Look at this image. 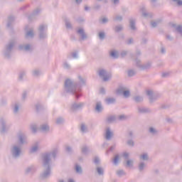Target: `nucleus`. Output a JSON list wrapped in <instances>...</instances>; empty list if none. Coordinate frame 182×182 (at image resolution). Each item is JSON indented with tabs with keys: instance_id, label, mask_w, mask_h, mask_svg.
I'll return each mask as SVG.
<instances>
[{
	"instance_id": "nucleus-42",
	"label": "nucleus",
	"mask_w": 182,
	"mask_h": 182,
	"mask_svg": "<svg viewBox=\"0 0 182 182\" xmlns=\"http://www.w3.org/2000/svg\"><path fill=\"white\" fill-rule=\"evenodd\" d=\"M57 124H63L65 123V119L63 117H58L56 119Z\"/></svg>"
},
{
	"instance_id": "nucleus-40",
	"label": "nucleus",
	"mask_w": 182,
	"mask_h": 182,
	"mask_svg": "<svg viewBox=\"0 0 182 182\" xmlns=\"http://www.w3.org/2000/svg\"><path fill=\"white\" fill-rule=\"evenodd\" d=\"M110 56H112V58H113L114 59H117V58H119V53H117V51H112L110 53Z\"/></svg>"
},
{
	"instance_id": "nucleus-44",
	"label": "nucleus",
	"mask_w": 182,
	"mask_h": 182,
	"mask_svg": "<svg viewBox=\"0 0 182 182\" xmlns=\"http://www.w3.org/2000/svg\"><path fill=\"white\" fill-rule=\"evenodd\" d=\"M141 160H144V161H147L149 160V155L147 154H144L140 156Z\"/></svg>"
},
{
	"instance_id": "nucleus-3",
	"label": "nucleus",
	"mask_w": 182,
	"mask_h": 182,
	"mask_svg": "<svg viewBox=\"0 0 182 182\" xmlns=\"http://www.w3.org/2000/svg\"><path fill=\"white\" fill-rule=\"evenodd\" d=\"M15 40H11L6 44L3 50V55L5 59H11V58H12V50H14V48H15Z\"/></svg>"
},
{
	"instance_id": "nucleus-46",
	"label": "nucleus",
	"mask_w": 182,
	"mask_h": 182,
	"mask_svg": "<svg viewBox=\"0 0 182 182\" xmlns=\"http://www.w3.org/2000/svg\"><path fill=\"white\" fill-rule=\"evenodd\" d=\"M115 32H120L121 31H123V26L118 25L114 27Z\"/></svg>"
},
{
	"instance_id": "nucleus-25",
	"label": "nucleus",
	"mask_w": 182,
	"mask_h": 182,
	"mask_svg": "<svg viewBox=\"0 0 182 182\" xmlns=\"http://www.w3.org/2000/svg\"><path fill=\"white\" fill-rule=\"evenodd\" d=\"M105 100L107 105H113L116 103V99L114 97H107Z\"/></svg>"
},
{
	"instance_id": "nucleus-41",
	"label": "nucleus",
	"mask_w": 182,
	"mask_h": 182,
	"mask_svg": "<svg viewBox=\"0 0 182 182\" xmlns=\"http://www.w3.org/2000/svg\"><path fill=\"white\" fill-rule=\"evenodd\" d=\"M161 22V20H157L155 21H151V26H152V28H156L157 26V25H159V23H160Z\"/></svg>"
},
{
	"instance_id": "nucleus-48",
	"label": "nucleus",
	"mask_w": 182,
	"mask_h": 182,
	"mask_svg": "<svg viewBox=\"0 0 182 182\" xmlns=\"http://www.w3.org/2000/svg\"><path fill=\"white\" fill-rule=\"evenodd\" d=\"M134 75H136V71L134 70H128V76L132 77V76H134Z\"/></svg>"
},
{
	"instance_id": "nucleus-36",
	"label": "nucleus",
	"mask_w": 182,
	"mask_h": 182,
	"mask_svg": "<svg viewBox=\"0 0 182 182\" xmlns=\"http://www.w3.org/2000/svg\"><path fill=\"white\" fill-rule=\"evenodd\" d=\"M97 173L99 176H103L105 174V170L102 167H97Z\"/></svg>"
},
{
	"instance_id": "nucleus-18",
	"label": "nucleus",
	"mask_w": 182,
	"mask_h": 182,
	"mask_svg": "<svg viewBox=\"0 0 182 182\" xmlns=\"http://www.w3.org/2000/svg\"><path fill=\"white\" fill-rule=\"evenodd\" d=\"M31 73L33 77H39L40 76H42V75H43V72L39 68H36L33 70Z\"/></svg>"
},
{
	"instance_id": "nucleus-47",
	"label": "nucleus",
	"mask_w": 182,
	"mask_h": 182,
	"mask_svg": "<svg viewBox=\"0 0 182 182\" xmlns=\"http://www.w3.org/2000/svg\"><path fill=\"white\" fill-rule=\"evenodd\" d=\"M127 137L128 139H133V137H134V134L133 133V131H128Z\"/></svg>"
},
{
	"instance_id": "nucleus-33",
	"label": "nucleus",
	"mask_w": 182,
	"mask_h": 182,
	"mask_svg": "<svg viewBox=\"0 0 182 182\" xmlns=\"http://www.w3.org/2000/svg\"><path fill=\"white\" fill-rule=\"evenodd\" d=\"M38 132H41V133H43L46 132V124H41L38 128Z\"/></svg>"
},
{
	"instance_id": "nucleus-20",
	"label": "nucleus",
	"mask_w": 182,
	"mask_h": 182,
	"mask_svg": "<svg viewBox=\"0 0 182 182\" xmlns=\"http://www.w3.org/2000/svg\"><path fill=\"white\" fill-rule=\"evenodd\" d=\"M112 137H113V132H112L110 128H107L105 132L106 140H112Z\"/></svg>"
},
{
	"instance_id": "nucleus-32",
	"label": "nucleus",
	"mask_w": 182,
	"mask_h": 182,
	"mask_svg": "<svg viewBox=\"0 0 182 182\" xmlns=\"http://www.w3.org/2000/svg\"><path fill=\"white\" fill-rule=\"evenodd\" d=\"M119 160H120V156H119V154L115 155L112 161L113 164H114V166H117L119 164Z\"/></svg>"
},
{
	"instance_id": "nucleus-21",
	"label": "nucleus",
	"mask_w": 182,
	"mask_h": 182,
	"mask_svg": "<svg viewBox=\"0 0 182 182\" xmlns=\"http://www.w3.org/2000/svg\"><path fill=\"white\" fill-rule=\"evenodd\" d=\"M81 153L85 156H87V154L90 153V149L87 145H82L81 146Z\"/></svg>"
},
{
	"instance_id": "nucleus-26",
	"label": "nucleus",
	"mask_w": 182,
	"mask_h": 182,
	"mask_svg": "<svg viewBox=\"0 0 182 182\" xmlns=\"http://www.w3.org/2000/svg\"><path fill=\"white\" fill-rule=\"evenodd\" d=\"M30 129L33 134H36V133H38V126L36 124H31L30 125Z\"/></svg>"
},
{
	"instance_id": "nucleus-2",
	"label": "nucleus",
	"mask_w": 182,
	"mask_h": 182,
	"mask_svg": "<svg viewBox=\"0 0 182 182\" xmlns=\"http://www.w3.org/2000/svg\"><path fill=\"white\" fill-rule=\"evenodd\" d=\"M59 153L58 148L54 149L51 152L46 154V178L50 177L52 174V161H55L56 156Z\"/></svg>"
},
{
	"instance_id": "nucleus-1",
	"label": "nucleus",
	"mask_w": 182,
	"mask_h": 182,
	"mask_svg": "<svg viewBox=\"0 0 182 182\" xmlns=\"http://www.w3.org/2000/svg\"><path fill=\"white\" fill-rule=\"evenodd\" d=\"M78 79L80 80V85L77 82H73V81H72L70 79L65 80L64 83L65 92H66V93L73 95L75 96L76 99H78L80 96H82V94H80V87L86 85V79L82 77L80 75L78 76Z\"/></svg>"
},
{
	"instance_id": "nucleus-45",
	"label": "nucleus",
	"mask_w": 182,
	"mask_h": 182,
	"mask_svg": "<svg viewBox=\"0 0 182 182\" xmlns=\"http://www.w3.org/2000/svg\"><path fill=\"white\" fill-rule=\"evenodd\" d=\"M65 26L67 29H72V23L68 19H65Z\"/></svg>"
},
{
	"instance_id": "nucleus-37",
	"label": "nucleus",
	"mask_w": 182,
	"mask_h": 182,
	"mask_svg": "<svg viewBox=\"0 0 182 182\" xmlns=\"http://www.w3.org/2000/svg\"><path fill=\"white\" fill-rule=\"evenodd\" d=\"M14 114H18V113H19V104L16 103L14 105Z\"/></svg>"
},
{
	"instance_id": "nucleus-8",
	"label": "nucleus",
	"mask_w": 182,
	"mask_h": 182,
	"mask_svg": "<svg viewBox=\"0 0 182 182\" xmlns=\"http://www.w3.org/2000/svg\"><path fill=\"white\" fill-rule=\"evenodd\" d=\"M146 95L149 99L150 103H154V102H156V100H157L159 97H160V95L154 94L152 90H147Z\"/></svg>"
},
{
	"instance_id": "nucleus-34",
	"label": "nucleus",
	"mask_w": 182,
	"mask_h": 182,
	"mask_svg": "<svg viewBox=\"0 0 182 182\" xmlns=\"http://www.w3.org/2000/svg\"><path fill=\"white\" fill-rule=\"evenodd\" d=\"M116 174L118 176V177H123V176H126L127 173L123 171V169H121L117 171Z\"/></svg>"
},
{
	"instance_id": "nucleus-57",
	"label": "nucleus",
	"mask_w": 182,
	"mask_h": 182,
	"mask_svg": "<svg viewBox=\"0 0 182 182\" xmlns=\"http://www.w3.org/2000/svg\"><path fill=\"white\" fill-rule=\"evenodd\" d=\"M63 68H64V69L69 70V69H70V65H69V63H68V62H65L63 63Z\"/></svg>"
},
{
	"instance_id": "nucleus-64",
	"label": "nucleus",
	"mask_w": 182,
	"mask_h": 182,
	"mask_svg": "<svg viewBox=\"0 0 182 182\" xmlns=\"http://www.w3.org/2000/svg\"><path fill=\"white\" fill-rule=\"evenodd\" d=\"M126 55H127V51H122L120 53V55H121L122 58H124V56H126Z\"/></svg>"
},
{
	"instance_id": "nucleus-14",
	"label": "nucleus",
	"mask_w": 182,
	"mask_h": 182,
	"mask_svg": "<svg viewBox=\"0 0 182 182\" xmlns=\"http://www.w3.org/2000/svg\"><path fill=\"white\" fill-rule=\"evenodd\" d=\"M85 106V103L83 102H80V103H76L74 102L70 107V110L71 112H76L77 110H80V109H82V107H83Z\"/></svg>"
},
{
	"instance_id": "nucleus-15",
	"label": "nucleus",
	"mask_w": 182,
	"mask_h": 182,
	"mask_svg": "<svg viewBox=\"0 0 182 182\" xmlns=\"http://www.w3.org/2000/svg\"><path fill=\"white\" fill-rule=\"evenodd\" d=\"M34 107H35L36 112L37 113V114L42 113V112L45 110V106L41 102H38L37 103H36Z\"/></svg>"
},
{
	"instance_id": "nucleus-53",
	"label": "nucleus",
	"mask_w": 182,
	"mask_h": 182,
	"mask_svg": "<svg viewBox=\"0 0 182 182\" xmlns=\"http://www.w3.org/2000/svg\"><path fill=\"white\" fill-rule=\"evenodd\" d=\"M149 133H151V134H157V130H156V129H154L153 127H150Z\"/></svg>"
},
{
	"instance_id": "nucleus-22",
	"label": "nucleus",
	"mask_w": 182,
	"mask_h": 182,
	"mask_svg": "<svg viewBox=\"0 0 182 182\" xmlns=\"http://www.w3.org/2000/svg\"><path fill=\"white\" fill-rule=\"evenodd\" d=\"M26 76V70H22L18 73V80L19 82H23V77Z\"/></svg>"
},
{
	"instance_id": "nucleus-49",
	"label": "nucleus",
	"mask_w": 182,
	"mask_h": 182,
	"mask_svg": "<svg viewBox=\"0 0 182 182\" xmlns=\"http://www.w3.org/2000/svg\"><path fill=\"white\" fill-rule=\"evenodd\" d=\"M126 165H127V167H133V160L132 159L127 160Z\"/></svg>"
},
{
	"instance_id": "nucleus-39",
	"label": "nucleus",
	"mask_w": 182,
	"mask_h": 182,
	"mask_svg": "<svg viewBox=\"0 0 182 182\" xmlns=\"http://www.w3.org/2000/svg\"><path fill=\"white\" fill-rule=\"evenodd\" d=\"M75 171L78 174H82V173H83V171L82 170V167L79 165H75Z\"/></svg>"
},
{
	"instance_id": "nucleus-61",
	"label": "nucleus",
	"mask_w": 182,
	"mask_h": 182,
	"mask_svg": "<svg viewBox=\"0 0 182 182\" xmlns=\"http://www.w3.org/2000/svg\"><path fill=\"white\" fill-rule=\"evenodd\" d=\"M173 2H176L178 6H182V1L181 0H172Z\"/></svg>"
},
{
	"instance_id": "nucleus-11",
	"label": "nucleus",
	"mask_w": 182,
	"mask_h": 182,
	"mask_svg": "<svg viewBox=\"0 0 182 182\" xmlns=\"http://www.w3.org/2000/svg\"><path fill=\"white\" fill-rule=\"evenodd\" d=\"M0 124H1V133L4 134L9 130V126L6 125V120L4 118L0 119Z\"/></svg>"
},
{
	"instance_id": "nucleus-10",
	"label": "nucleus",
	"mask_w": 182,
	"mask_h": 182,
	"mask_svg": "<svg viewBox=\"0 0 182 182\" xmlns=\"http://www.w3.org/2000/svg\"><path fill=\"white\" fill-rule=\"evenodd\" d=\"M42 12V10L39 8H37L34 9L30 15H28V21L30 22H32V21L36 20V16H38V15Z\"/></svg>"
},
{
	"instance_id": "nucleus-7",
	"label": "nucleus",
	"mask_w": 182,
	"mask_h": 182,
	"mask_svg": "<svg viewBox=\"0 0 182 182\" xmlns=\"http://www.w3.org/2000/svg\"><path fill=\"white\" fill-rule=\"evenodd\" d=\"M18 146L22 147L24 144H28V136L23 132H20L17 135Z\"/></svg>"
},
{
	"instance_id": "nucleus-24",
	"label": "nucleus",
	"mask_w": 182,
	"mask_h": 182,
	"mask_svg": "<svg viewBox=\"0 0 182 182\" xmlns=\"http://www.w3.org/2000/svg\"><path fill=\"white\" fill-rule=\"evenodd\" d=\"M138 112L139 113H150L151 110L147 107H138Z\"/></svg>"
},
{
	"instance_id": "nucleus-28",
	"label": "nucleus",
	"mask_w": 182,
	"mask_h": 182,
	"mask_svg": "<svg viewBox=\"0 0 182 182\" xmlns=\"http://www.w3.org/2000/svg\"><path fill=\"white\" fill-rule=\"evenodd\" d=\"M116 120H117V117L114 115H111L107 117V123H113V122H116Z\"/></svg>"
},
{
	"instance_id": "nucleus-60",
	"label": "nucleus",
	"mask_w": 182,
	"mask_h": 182,
	"mask_svg": "<svg viewBox=\"0 0 182 182\" xmlns=\"http://www.w3.org/2000/svg\"><path fill=\"white\" fill-rule=\"evenodd\" d=\"M33 169V166H30V167H28L26 169V174H29V173H31V171Z\"/></svg>"
},
{
	"instance_id": "nucleus-50",
	"label": "nucleus",
	"mask_w": 182,
	"mask_h": 182,
	"mask_svg": "<svg viewBox=\"0 0 182 182\" xmlns=\"http://www.w3.org/2000/svg\"><path fill=\"white\" fill-rule=\"evenodd\" d=\"M98 36H99V39H100V41H103V39H105V32H100L98 34Z\"/></svg>"
},
{
	"instance_id": "nucleus-52",
	"label": "nucleus",
	"mask_w": 182,
	"mask_h": 182,
	"mask_svg": "<svg viewBox=\"0 0 182 182\" xmlns=\"http://www.w3.org/2000/svg\"><path fill=\"white\" fill-rule=\"evenodd\" d=\"M144 162H141L139 165V171H143L144 170Z\"/></svg>"
},
{
	"instance_id": "nucleus-54",
	"label": "nucleus",
	"mask_w": 182,
	"mask_h": 182,
	"mask_svg": "<svg viewBox=\"0 0 182 182\" xmlns=\"http://www.w3.org/2000/svg\"><path fill=\"white\" fill-rule=\"evenodd\" d=\"M127 144H128V146H130L131 147H133L134 146V141H133V139H129L127 142Z\"/></svg>"
},
{
	"instance_id": "nucleus-16",
	"label": "nucleus",
	"mask_w": 182,
	"mask_h": 182,
	"mask_svg": "<svg viewBox=\"0 0 182 182\" xmlns=\"http://www.w3.org/2000/svg\"><path fill=\"white\" fill-rule=\"evenodd\" d=\"M18 50H23L24 52H31L32 50V47L31 44H20L18 46Z\"/></svg>"
},
{
	"instance_id": "nucleus-12",
	"label": "nucleus",
	"mask_w": 182,
	"mask_h": 182,
	"mask_svg": "<svg viewBox=\"0 0 182 182\" xmlns=\"http://www.w3.org/2000/svg\"><path fill=\"white\" fill-rule=\"evenodd\" d=\"M14 22H15V16H9L7 19L6 28L9 29V31H11V32L14 31Z\"/></svg>"
},
{
	"instance_id": "nucleus-51",
	"label": "nucleus",
	"mask_w": 182,
	"mask_h": 182,
	"mask_svg": "<svg viewBox=\"0 0 182 182\" xmlns=\"http://www.w3.org/2000/svg\"><path fill=\"white\" fill-rule=\"evenodd\" d=\"M122 95L124 97H129L130 96V91L125 90Z\"/></svg>"
},
{
	"instance_id": "nucleus-17",
	"label": "nucleus",
	"mask_w": 182,
	"mask_h": 182,
	"mask_svg": "<svg viewBox=\"0 0 182 182\" xmlns=\"http://www.w3.org/2000/svg\"><path fill=\"white\" fill-rule=\"evenodd\" d=\"M38 32H39V39L41 41L45 39L46 35H45V25L41 24L38 28Z\"/></svg>"
},
{
	"instance_id": "nucleus-58",
	"label": "nucleus",
	"mask_w": 182,
	"mask_h": 182,
	"mask_svg": "<svg viewBox=\"0 0 182 182\" xmlns=\"http://www.w3.org/2000/svg\"><path fill=\"white\" fill-rule=\"evenodd\" d=\"M114 21H123V17L122 16H117L114 18Z\"/></svg>"
},
{
	"instance_id": "nucleus-9",
	"label": "nucleus",
	"mask_w": 182,
	"mask_h": 182,
	"mask_svg": "<svg viewBox=\"0 0 182 182\" xmlns=\"http://www.w3.org/2000/svg\"><path fill=\"white\" fill-rule=\"evenodd\" d=\"M136 63L137 68H139L141 70H147V69H150V68H151V63H147L146 64L141 65V62L139 59H136Z\"/></svg>"
},
{
	"instance_id": "nucleus-29",
	"label": "nucleus",
	"mask_w": 182,
	"mask_h": 182,
	"mask_svg": "<svg viewBox=\"0 0 182 182\" xmlns=\"http://www.w3.org/2000/svg\"><path fill=\"white\" fill-rule=\"evenodd\" d=\"M127 88L124 86H119V88L117 90V93L118 95H123L124 92L127 90Z\"/></svg>"
},
{
	"instance_id": "nucleus-5",
	"label": "nucleus",
	"mask_w": 182,
	"mask_h": 182,
	"mask_svg": "<svg viewBox=\"0 0 182 182\" xmlns=\"http://www.w3.org/2000/svg\"><path fill=\"white\" fill-rule=\"evenodd\" d=\"M11 154L13 159H19L22 154V148L19 145H13L11 148Z\"/></svg>"
},
{
	"instance_id": "nucleus-19",
	"label": "nucleus",
	"mask_w": 182,
	"mask_h": 182,
	"mask_svg": "<svg viewBox=\"0 0 182 182\" xmlns=\"http://www.w3.org/2000/svg\"><path fill=\"white\" fill-rule=\"evenodd\" d=\"M77 33L80 34L82 41H85V39H87V35L85 33V30L83 28H80L77 31Z\"/></svg>"
},
{
	"instance_id": "nucleus-31",
	"label": "nucleus",
	"mask_w": 182,
	"mask_h": 182,
	"mask_svg": "<svg viewBox=\"0 0 182 182\" xmlns=\"http://www.w3.org/2000/svg\"><path fill=\"white\" fill-rule=\"evenodd\" d=\"M133 100H134L136 103H141V102H143V97L140 95H136L133 97Z\"/></svg>"
},
{
	"instance_id": "nucleus-27",
	"label": "nucleus",
	"mask_w": 182,
	"mask_h": 182,
	"mask_svg": "<svg viewBox=\"0 0 182 182\" xmlns=\"http://www.w3.org/2000/svg\"><path fill=\"white\" fill-rule=\"evenodd\" d=\"M141 12H142V16L144 18H147L149 16H151V14L147 13V11H146V7L143 6L140 9Z\"/></svg>"
},
{
	"instance_id": "nucleus-59",
	"label": "nucleus",
	"mask_w": 182,
	"mask_h": 182,
	"mask_svg": "<svg viewBox=\"0 0 182 182\" xmlns=\"http://www.w3.org/2000/svg\"><path fill=\"white\" fill-rule=\"evenodd\" d=\"M94 163H95V164H99V163H100V159H99V157H97V156H95V158H94Z\"/></svg>"
},
{
	"instance_id": "nucleus-62",
	"label": "nucleus",
	"mask_w": 182,
	"mask_h": 182,
	"mask_svg": "<svg viewBox=\"0 0 182 182\" xmlns=\"http://www.w3.org/2000/svg\"><path fill=\"white\" fill-rule=\"evenodd\" d=\"M65 150H66L67 153H69V154L72 153V151H73L72 147H70V146H66Z\"/></svg>"
},
{
	"instance_id": "nucleus-55",
	"label": "nucleus",
	"mask_w": 182,
	"mask_h": 182,
	"mask_svg": "<svg viewBox=\"0 0 182 182\" xmlns=\"http://www.w3.org/2000/svg\"><path fill=\"white\" fill-rule=\"evenodd\" d=\"M117 120H119V121H123V120H126V116L124 115H119L118 117H117Z\"/></svg>"
},
{
	"instance_id": "nucleus-6",
	"label": "nucleus",
	"mask_w": 182,
	"mask_h": 182,
	"mask_svg": "<svg viewBox=\"0 0 182 182\" xmlns=\"http://www.w3.org/2000/svg\"><path fill=\"white\" fill-rule=\"evenodd\" d=\"M41 164L44 168V171L40 175V180H45L46 178V153L41 155Z\"/></svg>"
},
{
	"instance_id": "nucleus-38",
	"label": "nucleus",
	"mask_w": 182,
	"mask_h": 182,
	"mask_svg": "<svg viewBox=\"0 0 182 182\" xmlns=\"http://www.w3.org/2000/svg\"><path fill=\"white\" fill-rule=\"evenodd\" d=\"M36 151H38V143H36L35 146L30 149V153H36Z\"/></svg>"
},
{
	"instance_id": "nucleus-23",
	"label": "nucleus",
	"mask_w": 182,
	"mask_h": 182,
	"mask_svg": "<svg viewBox=\"0 0 182 182\" xmlns=\"http://www.w3.org/2000/svg\"><path fill=\"white\" fill-rule=\"evenodd\" d=\"M129 26L132 31H136V20L134 18L129 19Z\"/></svg>"
},
{
	"instance_id": "nucleus-30",
	"label": "nucleus",
	"mask_w": 182,
	"mask_h": 182,
	"mask_svg": "<svg viewBox=\"0 0 182 182\" xmlns=\"http://www.w3.org/2000/svg\"><path fill=\"white\" fill-rule=\"evenodd\" d=\"M29 92L26 90H24L22 94H21V101L22 102H26V99H28V94Z\"/></svg>"
},
{
	"instance_id": "nucleus-13",
	"label": "nucleus",
	"mask_w": 182,
	"mask_h": 182,
	"mask_svg": "<svg viewBox=\"0 0 182 182\" xmlns=\"http://www.w3.org/2000/svg\"><path fill=\"white\" fill-rule=\"evenodd\" d=\"M29 26H26L25 27V31H26V33H25V38L26 39H28L29 38H31V39L35 37V33H33V28H30L29 30Z\"/></svg>"
},
{
	"instance_id": "nucleus-43",
	"label": "nucleus",
	"mask_w": 182,
	"mask_h": 182,
	"mask_svg": "<svg viewBox=\"0 0 182 182\" xmlns=\"http://www.w3.org/2000/svg\"><path fill=\"white\" fill-rule=\"evenodd\" d=\"M80 131L82 133H86V132H87V127H86L85 124H82L80 127Z\"/></svg>"
},
{
	"instance_id": "nucleus-56",
	"label": "nucleus",
	"mask_w": 182,
	"mask_h": 182,
	"mask_svg": "<svg viewBox=\"0 0 182 182\" xmlns=\"http://www.w3.org/2000/svg\"><path fill=\"white\" fill-rule=\"evenodd\" d=\"M122 156L125 160H129V156H130V154L128 152H124Z\"/></svg>"
},
{
	"instance_id": "nucleus-35",
	"label": "nucleus",
	"mask_w": 182,
	"mask_h": 182,
	"mask_svg": "<svg viewBox=\"0 0 182 182\" xmlns=\"http://www.w3.org/2000/svg\"><path fill=\"white\" fill-rule=\"evenodd\" d=\"M95 110H97L98 113H100V112H102V102H97Z\"/></svg>"
},
{
	"instance_id": "nucleus-63",
	"label": "nucleus",
	"mask_w": 182,
	"mask_h": 182,
	"mask_svg": "<svg viewBox=\"0 0 182 182\" xmlns=\"http://www.w3.org/2000/svg\"><path fill=\"white\" fill-rule=\"evenodd\" d=\"M71 55H72V58H73L74 59H77V52L72 53Z\"/></svg>"
},
{
	"instance_id": "nucleus-4",
	"label": "nucleus",
	"mask_w": 182,
	"mask_h": 182,
	"mask_svg": "<svg viewBox=\"0 0 182 182\" xmlns=\"http://www.w3.org/2000/svg\"><path fill=\"white\" fill-rule=\"evenodd\" d=\"M97 73L100 77H101L103 80V82H109L110 79L112 78V74L107 73V70H106L105 68H100Z\"/></svg>"
}]
</instances>
